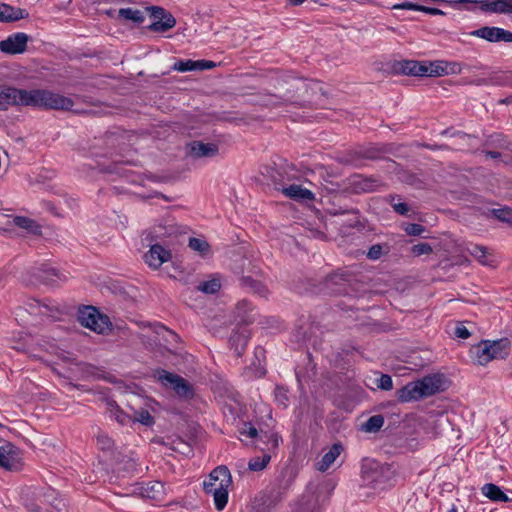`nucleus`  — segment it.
Here are the masks:
<instances>
[{
  "mask_svg": "<svg viewBox=\"0 0 512 512\" xmlns=\"http://www.w3.org/2000/svg\"><path fill=\"white\" fill-rule=\"evenodd\" d=\"M241 434H246L248 437L250 438H255L258 434V431L255 427L253 426H249L248 427V430L246 431L245 429L241 432Z\"/></svg>",
  "mask_w": 512,
  "mask_h": 512,
  "instance_id": "49",
  "label": "nucleus"
},
{
  "mask_svg": "<svg viewBox=\"0 0 512 512\" xmlns=\"http://www.w3.org/2000/svg\"><path fill=\"white\" fill-rule=\"evenodd\" d=\"M384 424V419L380 415L370 417L365 423V430L368 432H375L379 430Z\"/></svg>",
  "mask_w": 512,
  "mask_h": 512,
  "instance_id": "30",
  "label": "nucleus"
},
{
  "mask_svg": "<svg viewBox=\"0 0 512 512\" xmlns=\"http://www.w3.org/2000/svg\"><path fill=\"white\" fill-rule=\"evenodd\" d=\"M500 154L498 152H493V151H490V152H487V156L491 157V158H497Z\"/></svg>",
  "mask_w": 512,
  "mask_h": 512,
  "instance_id": "52",
  "label": "nucleus"
},
{
  "mask_svg": "<svg viewBox=\"0 0 512 512\" xmlns=\"http://www.w3.org/2000/svg\"><path fill=\"white\" fill-rule=\"evenodd\" d=\"M0 467L9 471L21 470V459L13 448H9V450H6L5 448L2 449L0 452Z\"/></svg>",
  "mask_w": 512,
  "mask_h": 512,
  "instance_id": "17",
  "label": "nucleus"
},
{
  "mask_svg": "<svg viewBox=\"0 0 512 512\" xmlns=\"http://www.w3.org/2000/svg\"><path fill=\"white\" fill-rule=\"evenodd\" d=\"M482 493L492 501L509 502L511 499L501 491V489L492 483H487L482 487Z\"/></svg>",
  "mask_w": 512,
  "mask_h": 512,
  "instance_id": "21",
  "label": "nucleus"
},
{
  "mask_svg": "<svg viewBox=\"0 0 512 512\" xmlns=\"http://www.w3.org/2000/svg\"><path fill=\"white\" fill-rule=\"evenodd\" d=\"M382 255V247L380 245H373L368 253L367 256L370 259L376 260Z\"/></svg>",
  "mask_w": 512,
  "mask_h": 512,
  "instance_id": "44",
  "label": "nucleus"
},
{
  "mask_svg": "<svg viewBox=\"0 0 512 512\" xmlns=\"http://www.w3.org/2000/svg\"><path fill=\"white\" fill-rule=\"evenodd\" d=\"M297 512H313V511L309 507V508H306V509H299Z\"/></svg>",
  "mask_w": 512,
  "mask_h": 512,
  "instance_id": "54",
  "label": "nucleus"
},
{
  "mask_svg": "<svg viewBox=\"0 0 512 512\" xmlns=\"http://www.w3.org/2000/svg\"><path fill=\"white\" fill-rule=\"evenodd\" d=\"M96 446L100 451L112 454L114 452L115 443L107 433L99 431L96 435Z\"/></svg>",
  "mask_w": 512,
  "mask_h": 512,
  "instance_id": "24",
  "label": "nucleus"
},
{
  "mask_svg": "<svg viewBox=\"0 0 512 512\" xmlns=\"http://www.w3.org/2000/svg\"><path fill=\"white\" fill-rule=\"evenodd\" d=\"M80 324L90 330L104 334L110 330V320L106 315L100 314L94 307H84L79 311Z\"/></svg>",
  "mask_w": 512,
  "mask_h": 512,
  "instance_id": "8",
  "label": "nucleus"
},
{
  "mask_svg": "<svg viewBox=\"0 0 512 512\" xmlns=\"http://www.w3.org/2000/svg\"><path fill=\"white\" fill-rule=\"evenodd\" d=\"M377 387L385 391L391 390L393 388L391 377L387 374H382L377 380Z\"/></svg>",
  "mask_w": 512,
  "mask_h": 512,
  "instance_id": "37",
  "label": "nucleus"
},
{
  "mask_svg": "<svg viewBox=\"0 0 512 512\" xmlns=\"http://www.w3.org/2000/svg\"><path fill=\"white\" fill-rule=\"evenodd\" d=\"M492 214L500 221L512 223V209L502 207L492 210Z\"/></svg>",
  "mask_w": 512,
  "mask_h": 512,
  "instance_id": "31",
  "label": "nucleus"
},
{
  "mask_svg": "<svg viewBox=\"0 0 512 512\" xmlns=\"http://www.w3.org/2000/svg\"><path fill=\"white\" fill-rule=\"evenodd\" d=\"M265 172H262L263 175H266L271 181H273L275 184H277L278 178V172L272 168V167H265Z\"/></svg>",
  "mask_w": 512,
  "mask_h": 512,
  "instance_id": "45",
  "label": "nucleus"
},
{
  "mask_svg": "<svg viewBox=\"0 0 512 512\" xmlns=\"http://www.w3.org/2000/svg\"><path fill=\"white\" fill-rule=\"evenodd\" d=\"M188 246L193 251L199 253L201 256H206L210 253V245L209 243L202 238H190L188 242Z\"/></svg>",
  "mask_w": 512,
  "mask_h": 512,
  "instance_id": "27",
  "label": "nucleus"
},
{
  "mask_svg": "<svg viewBox=\"0 0 512 512\" xmlns=\"http://www.w3.org/2000/svg\"><path fill=\"white\" fill-rule=\"evenodd\" d=\"M424 231H425V228L419 224L411 223V224L406 225V227H405V232L408 235H412V236L421 235Z\"/></svg>",
  "mask_w": 512,
  "mask_h": 512,
  "instance_id": "41",
  "label": "nucleus"
},
{
  "mask_svg": "<svg viewBox=\"0 0 512 512\" xmlns=\"http://www.w3.org/2000/svg\"><path fill=\"white\" fill-rule=\"evenodd\" d=\"M14 227H18L28 234H41V227L33 219L0 213V230L12 231Z\"/></svg>",
  "mask_w": 512,
  "mask_h": 512,
  "instance_id": "9",
  "label": "nucleus"
},
{
  "mask_svg": "<svg viewBox=\"0 0 512 512\" xmlns=\"http://www.w3.org/2000/svg\"><path fill=\"white\" fill-rule=\"evenodd\" d=\"M232 484V477L227 467L218 466L204 482V490L213 496L215 507L218 511L224 509L228 501V489Z\"/></svg>",
  "mask_w": 512,
  "mask_h": 512,
  "instance_id": "5",
  "label": "nucleus"
},
{
  "mask_svg": "<svg viewBox=\"0 0 512 512\" xmlns=\"http://www.w3.org/2000/svg\"><path fill=\"white\" fill-rule=\"evenodd\" d=\"M402 71L405 74L412 75V76H418L419 70V62L408 60L402 63Z\"/></svg>",
  "mask_w": 512,
  "mask_h": 512,
  "instance_id": "34",
  "label": "nucleus"
},
{
  "mask_svg": "<svg viewBox=\"0 0 512 512\" xmlns=\"http://www.w3.org/2000/svg\"><path fill=\"white\" fill-rule=\"evenodd\" d=\"M357 184L359 189L364 192L372 191L376 187L375 181L370 178H361Z\"/></svg>",
  "mask_w": 512,
  "mask_h": 512,
  "instance_id": "39",
  "label": "nucleus"
},
{
  "mask_svg": "<svg viewBox=\"0 0 512 512\" xmlns=\"http://www.w3.org/2000/svg\"><path fill=\"white\" fill-rule=\"evenodd\" d=\"M342 447L339 444H334L330 450L324 454L322 459L317 463V470L325 472L328 470L335 460L340 456Z\"/></svg>",
  "mask_w": 512,
  "mask_h": 512,
  "instance_id": "20",
  "label": "nucleus"
},
{
  "mask_svg": "<svg viewBox=\"0 0 512 512\" xmlns=\"http://www.w3.org/2000/svg\"><path fill=\"white\" fill-rule=\"evenodd\" d=\"M143 494L151 499L160 500L164 494V485L159 481H152L143 488Z\"/></svg>",
  "mask_w": 512,
  "mask_h": 512,
  "instance_id": "25",
  "label": "nucleus"
},
{
  "mask_svg": "<svg viewBox=\"0 0 512 512\" xmlns=\"http://www.w3.org/2000/svg\"><path fill=\"white\" fill-rule=\"evenodd\" d=\"M445 70H446L445 75L459 74L462 71V66H461V64H459L457 62H450V63L447 62V67Z\"/></svg>",
  "mask_w": 512,
  "mask_h": 512,
  "instance_id": "43",
  "label": "nucleus"
},
{
  "mask_svg": "<svg viewBox=\"0 0 512 512\" xmlns=\"http://www.w3.org/2000/svg\"><path fill=\"white\" fill-rule=\"evenodd\" d=\"M391 205L394 211L400 215H406L409 212L407 204L403 202H395V197H392Z\"/></svg>",
  "mask_w": 512,
  "mask_h": 512,
  "instance_id": "40",
  "label": "nucleus"
},
{
  "mask_svg": "<svg viewBox=\"0 0 512 512\" xmlns=\"http://www.w3.org/2000/svg\"><path fill=\"white\" fill-rule=\"evenodd\" d=\"M10 106H31L73 111L74 100L49 90H25L9 85H0V110L6 111ZM74 112H77V110H74Z\"/></svg>",
  "mask_w": 512,
  "mask_h": 512,
  "instance_id": "1",
  "label": "nucleus"
},
{
  "mask_svg": "<svg viewBox=\"0 0 512 512\" xmlns=\"http://www.w3.org/2000/svg\"><path fill=\"white\" fill-rule=\"evenodd\" d=\"M244 281L247 286H249L255 293L259 294L260 296H266L268 293L267 288L261 282L248 278Z\"/></svg>",
  "mask_w": 512,
  "mask_h": 512,
  "instance_id": "33",
  "label": "nucleus"
},
{
  "mask_svg": "<svg viewBox=\"0 0 512 512\" xmlns=\"http://www.w3.org/2000/svg\"><path fill=\"white\" fill-rule=\"evenodd\" d=\"M216 143H205L202 141H192L187 144V154L192 158L214 157L218 153Z\"/></svg>",
  "mask_w": 512,
  "mask_h": 512,
  "instance_id": "14",
  "label": "nucleus"
},
{
  "mask_svg": "<svg viewBox=\"0 0 512 512\" xmlns=\"http://www.w3.org/2000/svg\"><path fill=\"white\" fill-rule=\"evenodd\" d=\"M419 70L418 76H429L430 64L419 63Z\"/></svg>",
  "mask_w": 512,
  "mask_h": 512,
  "instance_id": "47",
  "label": "nucleus"
},
{
  "mask_svg": "<svg viewBox=\"0 0 512 512\" xmlns=\"http://www.w3.org/2000/svg\"><path fill=\"white\" fill-rule=\"evenodd\" d=\"M149 11L151 12L150 17L153 19V22L149 25V29L151 31L166 32L175 26V18L171 13L165 11L163 8L152 7L150 9H146V12Z\"/></svg>",
  "mask_w": 512,
  "mask_h": 512,
  "instance_id": "10",
  "label": "nucleus"
},
{
  "mask_svg": "<svg viewBox=\"0 0 512 512\" xmlns=\"http://www.w3.org/2000/svg\"><path fill=\"white\" fill-rule=\"evenodd\" d=\"M447 387V378L443 374L435 373L406 384L397 390L396 394L400 402H411L432 396L444 391Z\"/></svg>",
  "mask_w": 512,
  "mask_h": 512,
  "instance_id": "3",
  "label": "nucleus"
},
{
  "mask_svg": "<svg viewBox=\"0 0 512 512\" xmlns=\"http://www.w3.org/2000/svg\"><path fill=\"white\" fill-rule=\"evenodd\" d=\"M165 235V228L162 226L155 227L149 232L150 249L144 255L145 263L152 269H159L164 263L168 262L171 257V251L160 245L157 240Z\"/></svg>",
  "mask_w": 512,
  "mask_h": 512,
  "instance_id": "6",
  "label": "nucleus"
},
{
  "mask_svg": "<svg viewBox=\"0 0 512 512\" xmlns=\"http://www.w3.org/2000/svg\"><path fill=\"white\" fill-rule=\"evenodd\" d=\"M496 11H501V12H504V11H509L512 13V6H508L507 3L505 2H502V1H499L495 4V8H494Z\"/></svg>",
  "mask_w": 512,
  "mask_h": 512,
  "instance_id": "48",
  "label": "nucleus"
},
{
  "mask_svg": "<svg viewBox=\"0 0 512 512\" xmlns=\"http://www.w3.org/2000/svg\"><path fill=\"white\" fill-rule=\"evenodd\" d=\"M158 402L145 395L128 394L120 404L107 403L109 417L122 426L139 424L146 428L152 427L158 414Z\"/></svg>",
  "mask_w": 512,
  "mask_h": 512,
  "instance_id": "2",
  "label": "nucleus"
},
{
  "mask_svg": "<svg viewBox=\"0 0 512 512\" xmlns=\"http://www.w3.org/2000/svg\"><path fill=\"white\" fill-rule=\"evenodd\" d=\"M231 343L232 345H236L235 350L237 352V355H240L243 348L245 347L247 343V338L244 335L236 334L231 337Z\"/></svg>",
  "mask_w": 512,
  "mask_h": 512,
  "instance_id": "36",
  "label": "nucleus"
},
{
  "mask_svg": "<svg viewBox=\"0 0 512 512\" xmlns=\"http://www.w3.org/2000/svg\"><path fill=\"white\" fill-rule=\"evenodd\" d=\"M430 64V70H429V76L430 77H437V76H443L446 72L447 62L444 61H436L431 62Z\"/></svg>",
  "mask_w": 512,
  "mask_h": 512,
  "instance_id": "32",
  "label": "nucleus"
},
{
  "mask_svg": "<svg viewBox=\"0 0 512 512\" xmlns=\"http://www.w3.org/2000/svg\"><path fill=\"white\" fill-rule=\"evenodd\" d=\"M3 448H4V447H0V452L2 451V449H3Z\"/></svg>",
  "mask_w": 512,
  "mask_h": 512,
  "instance_id": "57",
  "label": "nucleus"
},
{
  "mask_svg": "<svg viewBox=\"0 0 512 512\" xmlns=\"http://www.w3.org/2000/svg\"><path fill=\"white\" fill-rule=\"evenodd\" d=\"M469 254L474 257L477 261H479L482 265L492 264L487 260V249L483 246H474L469 250Z\"/></svg>",
  "mask_w": 512,
  "mask_h": 512,
  "instance_id": "28",
  "label": "nucleus"
},
{
  "mask_svg": "<svg viewBox=\"0 0 512 512\" xmlns=\"http://www.w3.org/2000/svg\"><path fill=\"white\" fill-rule=\"evenodd\" d=\"M279 191H281L286 197L293 199L295 201L300 202H307V201H313L315 196L312 191H310L307 188H304L300 184H291L288 186L281 185L280 187H277Z\"/></svg>",
  "mask_w": 512,
  "mask_h": 512,
  "instance_id": "15",
  "label": "nucleus"
},
{
  "mask_svg": "<svg viewBox=\"0 0 512 512\" xmlns=\"http://www.w3.org/2000/svg\"><path fill=\"white\" fill-rule=\"evenodd\" d=\"M146 11L133 8H122L118 11V17L124 20H131L135 23L144 21Z\"/></svg>",
  "mask_w": 512,
  "mask_h": 512,
  "instance_id": "26",
  "label": "nucleus"
},
{
  "mask_svg": "<svg viewBox=\"0 0 512 512\" xmlns=\"http://www.w3.org/2000/svg\"><path fill=\"white\" fill-rule=\"evenodd\" d=\"M420 11L431 14V15H444V12L437 8H430L426 6H420Z\"/></svg>",
  "mask_w": 512,
  "mask_h": 512,
  "instance_id": "46",
  "label": "nucleus"
},
{
  "mask_svg": "<svg viewBox=\"0 0 512 512\" xmlns=\"http://www.w3.org/2000/svg\"><path fill=\"white\" fill-rule=\"evenodd\" d=\"M295 88L298 92L303 93L306 91L307 83L305 81H298L295 85Z\"/></svg>",
  "mask_w": 512,
  "mask_h": 512,
  "instance_id": "50",
  "label": "nucleus"
},
{
  "mask_svg": "<svg viewBox=\"0 0 512 512\" xmlns=\"http://www.w3.org/2000/svg\"><path fill=\"white\" fill-rule=\"evenodd\" d=\"M29 37L27 34L18 32L10 35L0 42V50L7 54H19L26 50Z\"/></svg>",
  "mask_w": 512,
  "mask_h": 512,
  "instance_id": "12",
  "label": "nucleus"
},
{
  "mask_svg": "<svg viewBox=\"0 0 512 512\" xmlns=\"http://www.w3.org/2000/svg\"><path fill=\"white\" fill-rule=\"evenodd\" d=\"M511 341L504 337L497 340H482L469 349L471 361L486 366L493 360H506L511 352Z\"/></svg>",
  "mask_w": 512,
  "mask_h": 512,
  "instance_id": "4",
  "label": "nucleus"
},
{
  "mask_svg": "<svg viewBox=\"0 0 512 512\" xmlns=\"http://www.w3.org/2000/svg\"><path fill=\"white\" fill-rule=\"evenodd\" d=\"M470 35L486 39L490 42H512V32L498 27H482L472 31Z\"/></svg>",
  "mask_w": 512,
  "mask_h": 512,
  "instance_id": "13",
  "label": "nucleus"
},
{
  "mask_svg": "<svg viewBox=\"0 0 512 512\" xmlns=\"http://www.w3.org/2000/svg\"><path fill=\"white\" fill-rule=\"evenodd\" d=\"M167 332L169 333V335H170L171 337H173V338H176V337H177L174 333H172V332H170V331H167Z\"/></svg>",
  "mask_w": 512,
  "mask_h": 512,
  "instance_id": "56",
  "label": "nucleus"
},
{
  "mask_svg": "<svg viewBox=\"0 0 512 512\" xmlns=\"http://www.w3.org/2000/svg\"><path fill=\"white\" fill-rule=\"evenodd\" d=\"M305 0H288V3L292 6H297V5H300L304 2Z\"/></svg>",
  "mask_w": 512,
  "mask_h": 512,
  "instance_id": "51",
  "label": "nucleus"
},
{
  "mask_svg": "<svg viewBox=\"0 0 512 512\" xmlns=\"http://www.w3.org/2000/svg\"><path fill=\"white\" fill-rule=\"evenodd\" d=\"M30 512H41V511H40V508L36 507V508L30 509Z\"/></svg>",
  "mask_w": 512,
  "mask_h": 512,
  "instance_id": "55",
  "label": "nucleus"
},
{
  "mask_svg": "<svg viewBox=\"0 0 512 512\" xmlns=\"http://www.w3.org/2000/svg\"><path fill=\"white\" fill-rule=\"evenodd\" d=\"M28 17V13L20 8L0 4V22H13Z\"/></svg>",
  "mask_w": 512,
  "mask_h": 512,
  "instance_id": "19",
  "label": "nucleus"
},
{
  "mask_svg": "<svg viewBox=\"0 0 512 512\" xmlns=\"http://www.w3.org/2000/svg\"><path fill=\"white\" fill-rule=\"evenodd\" d=\"M221 288V279L218 275H212L207 280L199 282L197 289L206 294H214Z\"/></svg>",
  "mask_w": 512,
  "mask_h": 512,
  "instance_id": "23",
  "label": "nucleus"
},
{
  "mask_svg": "<svg viewBox=\"0 0 512 512\" xmlns=\"http://www.w3.org/2000/svg\"><path fill=\"white\" fill-rule=\"evenodd\" d=\"M153 377L163 386L168 387L182 398H191L193 396L192 386L182 377L168 372L166 370H156Z\"/></svg>",
  "mask_w": 512,
  "mask_h": 512,
  "instance_id": "7",
  "label": "nucleus"
},
{
  "mask_svg": "<svg viewBox=\"0 0 512 512\" xmlns=\"http://www.w3.org/2000/svg\"><path fill=\"white\" fill-rule=\"evenodd\" d=\"M27 306L30 309V313L33 314L56 317V315L59 313L58 307L50 302H40L36 299H33L27 303Z\"/></svg>",
  "mask_w": 512,
  "mask_h": 512,
  "instance_id": "18",
  "label": "nucleus"
},
{
  "mask_svg": "<svg viewBox=\"0 0 512 512\" xmlns=\"http://www.w3.org/2000/svg\"><path fill=\"white\" fill-rule=\"evenodd\" d=\"M13 348L16 349V350H23L25 348V345H21V344H18V343H15L13 345Z\"/></svg>",
  "mask_w": 512,
  "mask_h": 512,
  "instance_id": "53",
  "label": "nucleus"
},
{
  "mask_svg": "<svg viewBox=\"0 0 512 512\" xmlns=\"http://www.w3.org/2000/svg\"><path fill=\"white\" fill-rule=\"evenodd\" d=\"M420 6L421 5L413 4L411 2H403V3H400V4L393 5L392 9H394V10H416V11H420Z\"/></svg>",
  "mask_w": 512,
  "mask_h": 512,
  "instance_id": "42",
  "label": "nucleus"
},
{
  "mask_svg": "<svg viewBox=\"0 0 512 512\" xmlns=\"http://www.w3.org/2000/svg\"><path fill=\"white\" fill-rule=\"evenodd\" d=\"M433 249L428 243H419L411 248V252L414 256L418 257L421 255H428L432 253Z\"/></svg>",
  "mask_w": 512,
  "mask_h": 512,
  "instance_id": "35",
  "label": "nucleus"
},
{
  "mask_svg": "<svg viewBox=\"0 0 512 512\" xmlns=\"http://www.w3.org/2000/svg\"><path fill=\"white\" fill-rule=\"evenodd\" d=\"M270 461V456L265 454L261 457H254L250 459L248 463V467L251 471H261L263 470Z\"/></svg>",
  "mask_w": 512,
  "mask_h": 512,
  "instance_id": "29",
  "label": "nucleus"
},
{
  "mask_svg": "<svg viewBox=\"0 0 512 512\" xmlns=\"http://www.w3.org/2000/svg\"><path fill=\"white\" fill-rule=\"evenodd\" d=\"M216 66L213 61L208 60H186L178 61L174 64L173 69L179 72L195 71V70H208Z\"/></svg>",
  "mask_w": 512,
  "mask_h": 512,
  "instance_id": "16",
  "label": "nucleus"
},
{
  "mask_svg": "<svg viewBox=\"0 0 512 512\" xmlns=\"http://www.w3.org/2000/svg\"><path fill=\"white\" fill-rule=\"evenodd\" d=\"M453 333L456 337L461 339H468L471 336L470 331L463 323H457Z\"/></svg>",
  "mask_w": 512,
  "mask_h": 512,
  "instance_id": "38",
  "label": "nucleus"
},
{
  "mask_svg": "<svg viewBox=\"0 0 512 512\" xmlns=\"http://www.w3.org/2000/svg\"><path fill=\"white\" fill-rule=\"evenodd\" d=\"M33 275L40 282L51 286L65 282L69 277L68 273L47 264L35 268Z\"/></svg>",
  "mask_w": 512,
  "mask_h": 512,
  "instance_id": "11",
  "label": "nucleus"
},
{
  "mask_svg": "<svg viewBox=\"0 0 512 512\" xmlns=\"http://www.w3.org/2000/svg\"><path fill=\"white\" fill-rule=\"evenodd\" d=\"M383 467L377 463H370L363 466L362 474L363 478L367 483H379L382 474Z\"/></svg>",
  "mask_w": 512,
  "mask_h": 512,
  "instance_id": "22",
  "label": "nucleus"
}]
</instances>
